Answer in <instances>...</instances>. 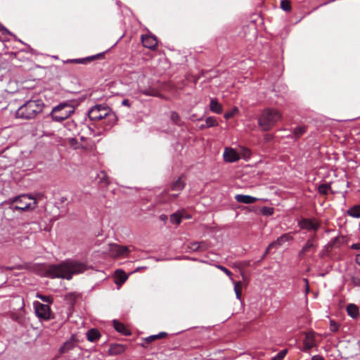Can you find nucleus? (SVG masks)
I'll return each instance as SVG.
<instances>
[{"instance_id":"1","label":"nucleus","mask_w":360,"mask_h":360,"mask_svg":"<svg viewBox=\"0 0 360 360\" xmlns=\"http://www.w3.org/2000/svg\"><path fill=\"white\" fill-rule=\"evenodd\" d=\"M87 269L86 264L83 262L65 260L58 264H39L35 270L41 276L70 280L73 275L84 273Z\"/></svg>"},{"instance_id":"2","label":"nucleus","mask_w":360,"mask_h":360,"mask_svg":"<svg viewBox=\"0 0 360 360\" xmlns=\"http://www.w3.org/2000/svg\"><path fill=\"white\" fill-rule=\"evenodd\" d=\"M44 195L41 193H37L34 195L22 194L9 198L6 203L9 204V209L13 212H28L34 210L37 207L38 201Z\"/></svg>"},{"instance_id":"3","label":"nucleus","mask_w":360,"mask_h":360,"mask_svg":"<svg viewBox=\"0 0 360 360\" xmlns=\"http://www.w3.org/2000/svg\"><path fill=\"white\" fill-rule=\"evenodd\" d=\"M89 117L94 121H101L104 130H109L116 122L117 117L112 110L105 105L93 106L88 112Z\"/></svg>"},{"instance_id":"4","label":"nucleus","mask_w":360,"mask_h":360,"mask_svg":"<svg viewBox=\"0 0 360 360\" xmlns=\"http://www.w3.org/2000/svg\"><path fill=\"white\" fill-rule=\"evenodd\" d=\"M44 107V103L40 99L29 100L17 110L16 117L25 120L33 119L42 112Z\"/></svg>"},{"instance_id":"5","label":"nucleus","mask_w":360,"mask_h":360,"mask_svg":"<svg viewBox=\"0 0 360 360\" xmlns=\"http://www.w3.org/2000/svg\"><path fill=\"white\" fill-rule=\"evenodd\" d=\"M281 118V115L277 110L266 108L261 113L258 124L263 131H269Z\"/></svg>"},{"instance_id":"6","label":"nucleus","mask_w":360,"mask_h":360,"mask_svg":"<svg viewBox=\"0 0 360 360\" xmlns=\"http://www.w3.org/2000/svg\"><path fill=\"white\" fill-rule=\"evenodd\" d=\"M74 112V108L70 104L62 103L53 108L49 115L53 121L61 122L68 119Z\"/></svg>"},{"instance_id":"7","label":"nucleus","mask_w":360,"mask_h":360,"mask_svg":"<svg viewBox=\"0 0 360 360\" xmlns=\"http://www.w3.org/2000/svg\"><path fill=\"white\" fill-rule=\"evenodd\" d=\"M34 307L36 315L40 320L49 321L54 318L49 304L35 302Z\"/></svg>"},{"instance_id":"8","label":"nucleus","mask_w":360,"mask_h":360,"mask_svg":"<svg viewBox=\"0 0 360 360\" xmlns=\"http://www.w3.org/2000/svg\"><path fill=\"white\" fill-rule=\"evenodd\" d=\"M111 257H125L130 252L127 246H121L117 244H110L106 250Z\"/></svg>"},{"instance_id":"9","label":"nucleus","mask_w":360,"mask_h":360,"mask_svg":"<svg viewBox=\"0 0 360 360\" xmlns=\"http://www.w3.org/2000/svg\"><path fill=\"white\" fill-rule=\"evenodd\" d=\"M318 248L316 235L311 236L305 243L301 250L298 253L300 259H302L307 253H314Z\"/></svg>"},{"instance_id":"10","label":"nucleus","mask_w":360,"mask_h":360,"mask_svg":"<svg viewBox=\"0 0 360 360\" xmlns=\"http://www.w3.org/2000/svg\"><path fill=\"white\" fill-rule=\"evenodd\" d=\"M298 225L302 229L314 231H316L320 227V224L315 219H302L298 222Z\"/></svg>"},{"instance_id":"11","label":"nucleus","mask_w":360,"mask_h":360,"mask_svg":"<svg viewBox=\"0 0 360 360\" xmlns=\"http://www.w3.org/2000/svg\"><path fill=\"white\" fill-rule=\"evenodd\" d=\"M291 240H292V237L289 233H285V234L282 235L281 236L278 238L276 240L272 242L271 243H270L269 245V246L267 247V248L264 252L263 257H264L269 252L271 249L276 248L277 246H281L285 242L290 241Z\"/></svg>"},{"instance_id":"12","label":"nucleus","mask_w":360,"mask_h":360,"mask_svg":"<svg viewBox=\"0 0 360 360\" xmlns=\"http://www.w3.org/2000/svg\"><path fill=\"white\" fill-rule=\"evenodd\" d=\"M291 240H292V237L289 233H285V234L282 235L281 236L278 238L276 240L272 242L271 243H270L269 245V246L267 247V248L264 252L263 257H264L269 252L271 249L276 248L277 246H281L285 242L290 241Z\"/></svg>"},{"instance_id":"13","label":"nucleus","mask_w":360,"mask_h":360,"mask_svg":"<svg viewBox=\"0 0 360 360\" xmlns=\"http://www.w3.org/2000/svg\"><path fill=\"white\" fill-rule=\"evenodd\" d=\"M291 240H292V237L289 233H285V234L282 235L281 236L278 238L276 240L272 242L271 243H270L269 245V246L267 247V248L264 252L263 257H264L269 252L271 249L276 248L277 246H281L285 242L290 241Z\"/></svg>"},{"instance_id":"14","label":"nucleus","mask_w":360,"mask_h":360,"mask_svg":"<svg viewBox=\"0 0 360 360\" xmlns=\"http://www.w3.org/2000/svg\"><path fill=\"white\" fill-rule=\"evenodd\" d=\"M291 240H292V237L289 233H285V234L282 235L281 236L278 238L276 240L272 242L271 243H270L269 245V246L267 247V248L264 252L263 257H264L269 252L271 249L276 248L277 246H281L285 242L290 241Z\"/></svg>"},{"instance_id":"15","label":"nucleus","mask_w":360,"mask_h":360,"mask_svg":"<svg viewBox=\"0 0 360 360\" xmlns=\"http://www.w3.org/2000/svg\"><path fill=\"white\" fill-rule=\"evenodd\" d=\"M304 347L302 351L307 352L308 350L316 346V341L315 340V333L314 332H308L305 334L304 339L303 340Z\"/></svg>"},{"instance_id":"16","label":"nucleus","mask_w":360,"mask_h":360,"mask_svg":"<svg viewBox=\"0 0 360 360\" xmlns=\"http://www.w3.org/2000/svg\"><path fill=\"white\" fill-rule=\"evenodd\" d=\"M224 159L227 162H234L238 161L240 156V154L233 148L226 147L224 151Z\"/></svg>"},{"instance_id":"17","label":"nucleus","mask_w":360,"mask_h":360,"mask_svg":"<svg viewBox=\"0 0 360 360\" xmlns=\"http://www.w3.org/2000/svg\"><path fill=\"white\" fill-rule=\"evenodd\" d=\"M141 41L143 45L150 49H154L158 45L156 37L151 35L142 36Z\"/></svg>"},{"instance_id":"18","label":"nucleus","mask_w":360,"mask_h":360,"mask_svg":"<svg viewBox=\"0 0 360 360\" xmlns=\"http://www.w3.org/2000/svg\"><path fill=\"white\" fill-rule=\"evenodd\" d=\"M235 199L238 202L243 203V204H252L255 202L257 200V198L248 195H242L238 194L235 196Z\"/></svg>"},{"instance_id":"19","label":"nucleus","mask_w":360,"mask_h":360,"mask_svg":"<svg viewBox=\"0 0 360 360\" xmlns=\"http://www.w3.org/2000/svg\"><path fill=\"white\" fill-rule=\"evenodd\" d=\"M187 248L189 252L203 251L207 249V245L205 242H193L188 245Z\"/></svg>"},{"instance_id":"20","label":"nucleus","mask_w":360,"mask_h":360,"mask_svg":"<svg viewBox=\"0 0 360 360\" xmlns=\"http://www.w3.org/2000/svg\"><path fill=\"white\" fill-rule=\"evenodd\" d=\"M68 143L73 149H83L84 150H89L92 148L91 146H83L78 140L75 138H70L68 139Z\"/></svg>"},{"instance_id":"21","label":"nucleus","mask_w":360,"mask_h":360,"mask_svg":"<svg viewBox=\"0 0 360 360\" xmlns=\"http://www.w3.org/2000/svg\"><path fill=\"white\" fill-rule=\"evenodd\" d=\"M113 326L117 332L122 333V335H130V330L122 323L117 320H114Z\"/></svg>"},{"instance_id":"22","label":"nucleus","mask_w":360,"mask_h":360,"mask_svg":"<svg viewBox=\"0 0 360 360\" xmlns=\"http://www.w3.org/2000/svg\"><path fill=\"white\" fill-rule=\"evenodd\" d=\"M139 91L145 96H155V97L160 96L159 91L157 89L152 88V87H148V88H145V89L139 88Z\"/></svg>"},{"instance_id":"23","label":"nucleus","mask_w":360,"mask_h":360,"mask_svg":"<svg viewBox=\"0 0 360 360\" xmlns=\"http://www.w3.org/2000/svg\"><path fill=\"white\" fill-rule=\"evenodd\" d=\"M210 108L212 112L217 114H221L223 110L221 105L214 98L210 100Z\"/></svg>"},{"instance_id":"24","label":"nucleus","mask_w":360,"mask_h":360,"mask_svg":"<svg viewBox=\"0 0 360 360\" xmlns=\"http://www.w3.org/2000/svg\"><path fill=\"white\" fill-rule=\"evenodd\" d=\"M347 312L349 316L356 319L359 315V307L354 304H349L347 307Z\"/></svg>"},{"instance_id":"25","label":"nucleus","mask_w":360,"mask_h":360,"mask_svg":"<svg viewBox=\"0 0 360 360\" xmlns=\"http://www.w3.org/2000/svg\"><path fill=\"white\" fill-rule=\"evenodd\" d=\"M100 337L101 334L96 329H91L86 332V338L91 342L97 341Z\"/></svg>"},{"instance_id":"26","label":"nucleus","mask_w":360,"mask_h":360,"mask_svg":"<svg viewBox=\"0 0 360 360\" xmlns=\"http://www.w3.org/2000/svg\"><path fill=\"white\" fill-rule=\"evenodd\" d=\"M185 186V182L182 177H179L176 181L173 182L171 185V190L174 191H180L183 190Z\"/></svg>"},{"instance_id":"27","label":"nucleus","mask_w":360,"mask_h":360,"mask_svg":"<svg viewBox=\"0 0 360 360\" xmlns=\"http://www.w3.org/2000/svg\"><path fill=\"white\" fill-rule=\"evenodd\" d=\"M347 213L351 217H355V218H359L360 217V205H354V207H351L348 210Z\"/></svg>"},{"instance_id":"28","label":"nucleus","mask_w":360,"mask_h":360,"mask_svg":"<svg viewBox=\"0 0 360 360\" xmlns=\"http://www.w3.org/2000/svg\"><path fill=\"white\" fill-rule=\"evenodd\" d=\"M127 279V276L123 271H116V283H123Z\"/></svg>"},{"instance_id":"29","label":"nucleus","mask_w":360,"mask_h":360,"mask_svg":"<svg viewBox=\"0 0 360 360\" xmlns=\"http://www.w3.org/2000/svg\"><path fill=\"white\" fill-rule=\"evenodd\" d=\"M182 220L181 213L176 212L170 216V221L172 224H179Z\"/></svg>"},{"instance_id":"30","label":"nucleus","mask_w":360,"mask_h":360,"mask_svg":"<svg viewBox=\"0 0 360 360\" xmlns=\"http://www.w3.org/2000/svg\"><path fill=\"white\" fill-rule=\"evenodd\" d=\"M74 342L72 340L67 341L63 344V345L60 348V353H65L74 347Z\"/></svg>"},{"instance_id":"31","label":"nucleus","mask_w":360,"mask_h":360,"mask_svg":"<svg viewBox=\"0 0 360 360\" xmlns=\"http://www.w3.org/2000/svg\"><path fill=\"white\" fill-rule=\"evenodd\" d=\"M231 281L234 284V291H235V293L236 295V298L238 300H240V295H241L240 288L242 286V283L240 281L236 282L233 281V279L231 280Z\"/></svg>"},{"instance_id":"32","label":"nucleus","mask_w":360,"mask_h":360,"mask_svg":"<svg viewBox=\"0 0 360 360\" xmlns=\"http://www.w3.org/2000/svg\"><path fill=\"white\" fill-rule=\"evenodd\" d=\"M330 189V185L329 184H323L318 187L319 193L322 195H327Z\"/></svg>"},{"instance_id":"33","label":"nucleus","mask_w":360,"mask_h":360,"mask_svg":"<svg viewBox=\"0 0 360 360\" xmlns=\"http://www.w3.org/2000/svg\"><path fill=\"white\" fill-rule=\"evenodd\" d=\"M207 127H212L218 125V122L214 117H208L205 119Z\"/></svg>"},{"instance_id":"34","label":"nucleus","mask_w":360,"mask_h":360,"mask_svg":"<svg viewBox=\"0 0 360 360\" xmlns=\"http://www.w3.org/2000/svg\"><path fill=\"white\" fill-rule=\"evenodd\" d=\"M305 132H306V127L304 126H299V127H297L296 128H295L293 133L296 138H300Z\"/></svg>"},{"instance_id":"35","label":"nucleus","mask_w":360,"mask_h":360,"mask_svg":"<svg viewBox=\"0 0 360 360\" xmlns=\"http://www.w3.org/2000/svg\"><path fill=\"white\" fill-rule=\"evenodd\" d=\"M287 353L288 349H282L275 356H274L271 360H282L286 356Z\"/></svg>"},{"instance_id":"36","label":"nucleus","mask_w":360,"mask_h":360,"mask_svg":"<svg viewBox=\"0 0 360 360\" xmlns=\"http://www.w3.org/2000/svg\"><path fill=\"white\" fill-rule=\"evenodd\" d=\"M240 153H241V157L245 160L249 158L251 155V153H250V150L246 148H244V147L240 148Z\"/></svg>"},{"instance_id":"37","label":"nucleus","mask_w":360,"mask_h":360,"mask_svg":"<svg viewBox=\"0 0 360 360\" xmlns=\"http://www.w3.org/2000/svg\"><path fill=\"white\" fill-rule=\"evenodd\" d=\"M238 112V108L237 107H234L231 111L227 112L224 115V118L226 120H229L233 116Z\"/></svg>"},{"instance_id":"38","label":"nucleus","mask_w":360,"mask_h":360,"mask_svg":"<svg viewBox=\"0 0 360 360\" xmlns=\"http://www.w3.org/2000/svg\"><path fill=\"white\" fill-rule=\"evenodd\" d=\"M281 8L285 11H289L291 9L290 3L289 1L283 0L281 2Z\"/></svg>"},{"instance_id":"39","label":"nucleus","mask_w":360,"mask_h":360,"mask_svg":"<svg viewBox=\"0 0 360 360\" xmlns=\"http://www.w3.org/2000/svg\"><path fill=\"white\" fill-rule=\"evenodd\" d=\"M170 117H171L172 121L174 124H179L180 117H179V114L177 112H172Z\"/></svg>"},{"instance_id":"40","label":"nucleus","mask_w":360,"mask_h":360,"mask_svg":"<svg viewBox=\"0 0 360 360\" xmlns=\"http://www.w3.org/2000/svg\"><path fill=\"white\" fill-rule=\"evenodd\" d=\"M98 176L100 179V181L103 182L105 184H109V181L108 180L107 174H105V172H101Z\"/></svg>"},{"instance_id":"41","label":"nucleus","mask_w":360,"mask_h":360,"mask_svg":"<svg viewBox=\"0 0 360 360\" xmlns=\"http://www.w3.org/2000/svg\"><path fill=\"white\" fill-rule=\"evenodd\" d=\"M216 266H217V268H218L219 269H220L223 272H224L230 278L231 281L233 280L232 273L228 269H226V267H224L221 265H217Z\"/></svg>"},{"instance_id":"42","label":"nucleus","mask_w":360,"mask_h":360,"mask_svg":"<svg viewBox=\"0 0 360 360\" xmlns=\"http://www.w3.org/2000/svg\"><path fill=\"white\" fill-rule=\"evenodd\" d=\"M37 297L38 298H39L41 300H42L43 302H45L46 303H51L53 302V299L50 296H46V295L38 294L37 295Z\"/></svg>"},{"instance_id":"43","label":"nucleus","mask_w":360,"mask_h":360,"mask_svg":"<svg viewBox=\"0 0 360 360\" xmlns=\"http://www.w3.org/2000/svg\"><path fill=\"white\" fill-rule=\"evenodd\" d=\"M274 209L271 207H264L262 209V214L266 216H270L273 214Z\"/></svg>"},{"instance_id":"44","label":"nucleus","mask_w":360,"mask_h":360,"mask_svg":"<svg viewBox=\"0 0 360 360\" xmlns=\"http://www.w3.org/2000/svg\"><path fill=\"white\" fill-rule=\"evenodd\" d=\"M330 328L332 332H336L338 331L339 326L334 321L331 320L330 322Z\"/></svg>"},{"instance_id":"45","label":"nucleus","mask_w":360,"mask_h":360,"mask_svg":"<svg viewBox=\"0 0 360 360\" xmlns=\"http://www.w3.org/2000/svg\"><path fill=\"white\" fill-rule=\"evenodd\" d=\"M352 283L357 286H360V278L356 276H353L352 278Z\"/></svg>"},{"instance_id":"46","label":"nucleus","mask_w":360,"mask_h":360,"mask_svg":"<svg viewBox=\"0 0 360 360\" xmlns=\"http://www.w3.org/2000/svg\"><path fill=\"white\" fill-rule=\"evenodd\" d=\"M156 339H158V335H150V336L146 338V341L147 342H152V341H153V340H155Z\"/></svg>"},{"instance_id":"47","label":"nucleus","mask_w":360,"mask_h":360,"mask_svg":"<svg viewBox=\"0 0 360 360\" xmlns=\"http://www.w3.org/2000/svg\"><path fill=\"white\" fill-rule=\"evenodd\" d=\"M95 58H96V56H92L91 58H84V59H75V60H74V61L76 63H84V60H90Z\"/></svg>"},{"instance_id":"48","label":"nucleus","mask_w":360,"mask_h":360,"mask_svg":"<svg viewBox=\"0 0 360 360\" xmlns=\"http://www.w3.org/2000/svg\"><path fill=\"white\" fill-rule=\"evenodd\" d=\"M178 212H179V213H181L182 219H190L191 218V215L187 214L184 210H179Z\"/></svg>"},{"instance_id":"49","label":"nucleus","mask_w":360,"mask_h":360,"mask_svg":"<svg viewBox=\"0 0 360 360\" xmlns=\"http://www.w3.org/2000/svg\"><path fill=\"white\" fill-rule=\"evenodd\" d=\"M115 349H116L115 353H120L124 350V346L120 345H117Z\"/></svg>"},{"instance_id":"50","label":"nucleus","mask_w":360,"mask_h":360,"mask_svg":"<svg viewBox=\"0 0 360 360\" xmlns=\"http://www.w3.org/2000/svg\"><path fill=\"white\" fill-rule=\"evenodd\" d=\"M311 360H324V359L320 355H314Z\"/></svg>"},{"instance_id":"51","label":"nucleus","mask_w":360,"mask_h":360,"mask_svg":"<svg viewBox=\"0 0 360 360\" xmlns=\"http://www.w3.org/2000/svg\"><path fill=\"white\" fill-rule=\"evenodd\" d=\"M352 248L354 250H359L360 249V243L353 244L352 245Z\"/></svg>"},{"instance_id":"52","label":"nucleus","mask_w":360,"mask_h":360,"mask_svg":"<svg viewBox=\"0 0 360 360\" xmlns=\"http://www.w3.org/2000/svg\"><path fill=\"white\" fill-rule=\"evenodd\" d=\"M122 104L123 105H126V106H129V105H130V104H129V100H127V99H124V100L122 101Z\"/></svg>"},{"instance_id":"53","label":"nucleus","mask_w":360,"mask_h":360,"mask_svg":"<svg viewBox=\"0 0 360 360\" xmlns=\"http://www.w3.org/2000/svg\"><path fill=\"white\" fill-rule=\"evenodd\" d=\"M177 196H178V194L169 195V200H172L176 198Z\"/></svg>"},{"instance_id":"54","label":"nucleus","mask_w":360,"mask_h":360,"mask_svg":"<svg viewBox=\"0 0 360 360\" xmlns=\"http://www.w3.org/2000/svg\"><path fill=\"white\" fill-rule=\"evenodd\" d=\"M160 220H162V221H166V220L167 219V215H165V214H161V215L160 216Z\"/></svg>"},{"instance_id":"55","label":"nucleus","mask_w":360,"mask_h":360,"mask_svg":"<svg viewBox=\"0 0 360 360\" xmlns=\"http://www.w3.org/2000/svg\"><path fill=\"white\" fill-rule=\"evenodd\" d=\"M157 335H158V338H162L166 336L167 333L165 332H161L159 334H158Z\"/></svg>"},{"instance_id":"56","label":"nucleus","mask_w":360,"mask_h":360,"mask_svg":"<svg viewBox=\"0 0 360 360\" xmlns=\"http://www.w3.org/2000/svg\"><path fill=\"white\" fill-rule=\"evenodd\" d=\"M356 262L360 266V254L356 255Z\"/></svg>"},{"instance_id":"57","label":"nucleus","mask_w":360,"mask_h":360,"mask_svg":"<svg viewBox=\"0 0 360 360\" xmlns=\"http://www.w3.org/2000/svg\"><path fill=\"white\" fill-rule=\"evenodd\" d=\"M199 127H200V129H203L207 127H206V124H201Z\"/></svg>"}]
</instances>
